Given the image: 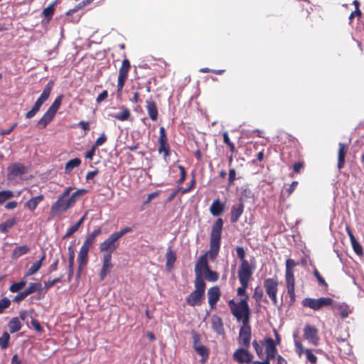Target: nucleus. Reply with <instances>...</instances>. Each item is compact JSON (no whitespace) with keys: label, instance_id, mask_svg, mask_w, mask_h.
I'll return each mask as SVG.
<instances>
[{"label":"nucleus","instance_id":"obj_1","mask_svg":"<svg viewBox=\"0 0 364 364\" xmlns=\"http://www.w3.org/2000/svg\"><path fill=\"white\" fill-rule=\"evenodd\" d=\"M223 220L218 218L212 226L210 235V249L205 253L200 255L195 265V280H203V272L210 268L208 257L213 261L218 257L221 243L222 231L223 228Z\"/></svg>","mask_w":364,"mask_h":364},{"label":"nucleus","instance_id":"obj_2","mask_svg":"<svg viewBox=\"0 0 364 364\" xmlns=\"http://www.w3.org/2000/svg\"><path fill=\"white\" fill-rule=\"evenodd\" d=\"M102 233V229L97 228L89 233L82 245L81 246L78 255H77V278L81 277L83 269L86 267L88 262V252L92 245L95 242V238Z\"/></svg>","mask_w":364,"mask_h":364},{"label":"nucleus","instance_id":"obj_3","mask_svg":"<svg viewBox=\"0 0 364 364\" xmlns=\"http://www.w3.org/2000/svg\"><path fill=\"white\" fill-rule=\"evenodd\" d=\"M248 300L249 296L242 298L239 302H235L234 299L228 301L231 314L237 321H242L243 324L249 323L250 309Z\"/></svg>","mask_w":364,"mask_h":364},{"label":"nucleus","instance_id":"obj_4","mask_svg":"<svg viewBox=\"0 0 364 364\" xmlns=\"http://www.w3.org/2000/svg\"><path fill=\"white\" fill-rule=\"evenodd\" d=\"M132 231V228L126 227L118 232H113L100 245V251L104 252V255H109L112 257V253L119 247V239Z\"/></svg>","mask_w":364,"mask_h":364},{"label":"nucleus","instance_id":"obj_5","mask_svg":"<svg viewBox=\"0 0 364 364\" xmlns=\"http://www.w3.org/2000/svg\"><path fill=\"white\" fill-rule=\"evenodd\" d=\"M73 189L72 186L65 188L62 194L58 196L57 200L53 203L50 208L52 215L54 216L65 213L75 205L73 201L68 197Z\"/></svg>","mask_w":364,"mask_h":364},{"label":"nucleus","instance_id":"obj_6","mask_svg":"<svg viewBox=\"0 0 364 364\" xmlns=\"http://www.w3.org/2000/svg\"><path fill=\"white\" fill-rule=\"evenodd\" d=\"M194 284L196 289L186 299L187 304L191 306L201 305L205 290V283L204 280H195Z\"/></svg>","mask_w":364,"mask_h":364},{"label":"nucleus","instance_id":"obj_7","mask_svg":"<svg viewBox=\"0 0 364 364\" xmlns=\"http://www.w3.org/2000/svg\"><path fill=\"white\" fill-rule=\"evenodd\" d=\"M279 282L277 276L264 280L263 287L266 294L274 306H278L277 293Z\"/></svg>","mask_w":364,"mask_h":364},{"label":"nucleus","instance_id":"obj_8","mask_svg":"<svg viewBox=\"0 0 364 364\" xmlns=\"http://www.w3.org/2000/svg\"><path fill=\"white\" fill-rule=\"evenodd\" d=\"M264 346L266 356L262 361L256 360L254 364H270V361L275 358L277 354V343L272 338L266 337L261 341Z\"/></svg>","mask_w":364,"mask_h":364},{"label":"nucleus","instance_id":"obj_9","mask_svg":"<svg viewBox=\"0 0 364 364\" xmlns=\"http://www.w3.org/2000/svg\"><path fill=\"white\" fill-rule=\"evenodd\" d=\"M53 85L54 82L53 80H50L47 83V85L43 90V92L36 101L32 109L26 113V118H32L40 110V108L42 106V105L48 99Z\"/></svg>","mask_w":364,"mask_h":364},{"label":"nucleus","instance_id":"obj_10","mask_svg":"<svg viewBox=\"0 0 364 364\" xmlns=\"http://www.w3.org/2000/svg\"><path fill=\"white\" fill-rule=\"evenodd\" d=\"M333 304V299L330 297H320L318 299L305 298L301 304L304 307H308L314 311H319L327 306H331Z\"/></svg>","mask_w":364,"mask_h":364},{"label":"nucleus","instance_id":"obj_11","mask_svg":"<svg viewBox=\"0 0 364 364\" xmlns=\"http://www.w3.org/2000/svg\"><path fill=\"white\" fill-rule=\"evenodd\" d=\"M295 346V351L299 356H301L303 354H305L306 359L311 364H316L317 363V357L316 354H321L323 350L320 348H316L312 350L311 348H306L304 347L303 344L299 341H294Z\"/></svg>","mask_w":364,"mask_h":364},{"label":"nucleus","instance_id":"obj_12","mask_svg":"<svg viewBox=\"0 0 364 364\" xmlns=\"http://www.w3.org/2000/svg\"><path fill=\"white\" fill-rule=\"evenodd\" d=\"M131 69V63L129 59L124 58L122 60V65L119 68V74L117 78V94L122 95L123 87L125 85L126 81L128 79V75Z\"/></svg>","mask_w":364,"mask_h":364},{"label":"nucleus","instance_id":"obj_13","mask_svg":"<svg viewBox=\"0 0 364 364\" xmlns=\"http://www.w3.org/2000/svg\"><path fill=\"white\" fill-rule=\"evenodd\" d=\"M303 338L314 346H318L320 342L318 329L313 325L306 324L303 329Z\"/></svg>","mask_w":364,"mask_h":364},{"label":"nucleus","instance_id":"obj_14","mask_svg":"<svg viewBox=\"0 0 364 364\" xmlns=\"http://www.w3.org/2000/svg\"><path fill=\"white\" fill-rule=\"evenodd\" d=\"M237 257L241 261V264L238 269V273H253V268L251 267L249 262L245 259L246 252L241 246L236 247Z\"/></svg>","mask_w":364,"mask_h":364},{"label":"nucleus","instance_id":"obj_15","mask_svg":"<svg viewBox=\"0 0 364 364\" xmlns=\"http://www.w3.org/2000/svg\"><path fill=\"white\" fill-rule=\"evenodd\" d=\"M253 358V355L246 348H237L232 355L233 360L240 364L250 363L252 361Z\"/></svg>","mask_w":364,"mask_h":364},{"label":"nucleus","instance_id":"obj_16","mask_svg":"<svg viewBox=\"0 0 364 364\" xmlns=\"http://www.w3.org/2000/svg\"><path fill=\"white\" fill-rule=\"evenodd\" d=\"M253 273H238V278L241 286L237 289V296L241 297H246L249 296L246 293V289L249 286Z\"/></svg>","mask_w":364,"mask_h":364},{"label":"nucleus","instance_id":"obj_17","mask_svg":"<svg viewBox=\"0 0 364 364\" xmlns=\"http://www.w3.org/2000/svg\"><path fill=\"white\" fill-rule=\"evenodd\" d=\"M160 136L159 138V146L158 151L160 154H164L166 158L170 155V146L168 143V139L166 133V129L164 127H161L159 129Z\"/></svg>","mask_w":364,"mask_h":364},{"label":"nucleus","instance_id":"obj_18","mask_svg":"<svg viewBox=\"0 0 364 364\" xmlns=\"http://www.w3.org/2000/svg\"><path fill=\"white\" fill-rule=\"evenodd\" d=\"M251 340V327L248 323L243 324L239 331L238 342L246 348H250Z\"/></svg>","mask_w":364,"mask_h":364},{"label":"nucleus","instance_id":"obj_19","mask_svg":"<svg viewBox=\"0 0 364 364\" xmlns=\"http://www.w3.org/2000/svg\"><path fill=\"white\" fill-rule=\"evenodd\" d=\"M245 205L242 198H239V202L235 203L231 207L230 210V222L232 223H236L244 212Z\"/></svg>","mask_w":364,"mask_h":364},{"label":"nucleus","instance_id":"obj_20","mask_svg":"<svg viewBox=\"0 0 364 364\" xmlns=\"http://www.w3.org/2000/svg\"><path fill=\"white\" fill-rule=\"evenodd\" d=\"M37 292L38 297L42 298L45 295L43 285L41 281L31 282L24 289V299L28 295Z\"/></svg>","mask_w":364,"mask_h":364},{"label":"nucleus","instance_id":"obj_21","mask_svg":"<svg viewBox=\"0 0 364 364\" xmlns=\"http://www.w3.org/2000/svg\"><path fill=\"white\" fill-rule=\"evenodd\" d=\"M112 268L113 264L112 263V257H110L109 255H103L102 266L100 272V278L101 281H103L106 278Z\"/></svg>","mask_w":364,"mask_h":364},{"label":"nucleus","instance_id":"obj_22","mask_svg":"<svg viewBox=\"0 0 364 364\" xmlns=\"http://www.w3.org/2000/svg\"><path fill=\"white\" fill-rule=\"evenodd\" d=\"M220 296V290L218 286L213 287L208 290V304L212 309L216 308V304Z\"/></svg>","mask_w":364,"mask_h":364},{"label":"nucleus","instance_id":"obj_23","mask_svg":"<svg viewBox=\"0 0 364 364\" xmlns=\"http://www.w3.org/2000/svg\"><path fill=\"white\" fill-rule=\"evenodd\" d=\"M348 151V144L340 142L338 144V164L337 167L338 170L342 169L346 164V156Z\"/></svg>","mask_w":364,"mask_h":364},{"label":"nucleus","instance_id":"obj_24","mask_svg":"<svg viewBox=\"0 0 364 364\" xmlns=\"http://www.w3.org/2000/svg\"><path fill=\"white\" fill-rule=\"evenodd\" d=\"M287 294L289 296L288 304L293 306L296 302L295 279H285Z\"/></svg>","mask_w":364,"mask_h":364},{"label":"nucleus","instance_id":"obj_25","mask_svg":"<svg viewBox=\"0 0 364 364\" xmlns=\"http://www.w3.org/2000/svg\"><path fill=\"white\" fill-rule=\"evenodd\" d=\"M23 174V169L21 164H12L8 168V178L9 180L16 181L21 179Z\"/></svg>","mask_w":364,"mask_h":364},{"label":"nucleus","instance_id":"obj_26","mask_svg":"<svg viewBox=\"0 0 364 364\" xmlns=\"http://www.w3.org/2000/svg\"><path fill=\"white\" fill-rule=\"evenodd\" d=\"M46 259V252H43L41 257L33 262L30 267H28L27 272L24 274V277L33 275L36 274L42 267L43 262Z\"/></svg>","mask_w":364,"mask_h":364},{"label":"nucleus","instance_id":"obj_27","mask_svg":"<svg viewBox=\"0 0 364 364\" xmlns=\"http://www.w3.org/2000/svg\"><path fill=\"white\" fill-rule=\"evenodd\" d=\"M225 203L222 202L219 198L214 200L210 207V212L213 216L220 215L225 210Z\"/></svg>","mask_w":364,"mask_h":364},{"label":"nucleus","instance_id":"obj_28","mask_svg":"<svg viewBox=\"0 0 364 364\" xmlns=\"http://www.w3.org/2000/svg\"><path fill=\"white\" fill-rule=\"evenodd\" d=\"M146 108L149 117L152 121H156L158 119V108L156 103L151 99L146 101Z\"/></svg>","mask_w":364,"mask_h":364},{"label":"nucleus","instance_id":"obj_29","mask_svg":"<svg viewBox=\"0 0 364 364\" xmlns=\"http://www.w3.org/2000/svg\"><path fill=\"white\" fill-rule=\"evenodd\" d=\"M346 230L348 235L349 236V238H350V242H351V245H352L354 252L358 255H363V247L360 245V243L358 242V240L355 239L349 225H346Z\"/></svg>","mask_w":364,"mask_h":364},{"label":"nucleus","instance_id":"obj_30","mask_svg":"<svg viewBox=\"0 0 364 364\" xmlns=\"http://www.w3.org/2000/svg\"><path fill=\"white\" fill-rule=\"evenodd\" d=\"M211 328L219 335L224 333L223 323L222 318L216 315H214L211 318Z\"/></svg>","mask_w":364,"mask_h":364},{"label":"nucleus","instance_id":"obj_31","mask_svg":"<svg viewBox=\"0 0 364 364\" xmlns=\"http://www.w3.org/2000/svg\"><path fill=\"white\" fill-rule=\"evenodd\" d=\"M55 116V114L47 110L43 117L38 121L36 126L41 129L46 128L47 125L52 122Z\"/></svg>","mask_w":364,"mask_h":364},{"label":"nucleus","instance_id":"obj_32","mask_svg":"<svg viewBox=\"0 0 364 364\" xmlns=\"http://www.w3.org/2000/svg\"><path fill=\"white\" fill-rule=\"evenodd\" d=\"M298 264L294 259L286 260L285 279H295L294 268Z\"/></svg>","mask_w":364,"mask_h":364},{"label":"nucleus","instance_id":"obj_33","mask_svg":"<svg viewBox=\"0 0 364 364\" xmlns=\"http://www.w3.org/2000/svg\"><path fill=\"white\" fill-rule=\"evenodd\" d=\"M121 112L117 114H109L112 117L118 119L119 121H126L129 119L131 117V112L129 108L122 106L121 107Z\"/></svg>","mask_w":364,"mask_h":364},{"label":"nucleus","instance_id":"obj_34","mask_svg":"<svg viewBox=\"0 0 364 364\" xmlns=\"http://www.w3.org/2000/svg\"><path fill=\"white\" fill-rule=\"evenodd\" d=\"M166 266L168 269H171L176 260V253L171 247H168L166 253Z\"/></svg>","mask_w":364,"mask_h":364},{"label":"nucleus","instance_id":"obj_35","mask_svg":"<svg viewBox=\"0 0 364 364\" xmlns=\"http://www.w3.org/2000/svg\"><path fill=\"white\" fill-rule=\"evenodd\" d=\"M43 199L44 196L43 195L33 197L26 202L25 207H26L30 210H34L38 205L43 200Z\"/></svg>","mask_w":364,"mask_h":364},{"label":"nucleus","instance_id":"obj_36","mask_svg":"<svg viewBox=\"0 0 364 364\" xmlns=\"http://www.w3.org/2000/svg\"><path fill=\"white\" fill-rule=\"evenodd\" d=\"M194 350L196 351V353L201 356L200 362L204 364L209 357V350L208 348L203 346L200 345L199 346H196Z\"/></svg>","mask_w":364,"mask_h":364},{"label":"nucleus","instance_id":"obj_37","mask_svg":"<svg viewBox=\"0 0 364 364\" xmlns=\"http://www.w3.org/2000/svg\"><path fill=\"white\" fill-rule=\"evenodd\" d=\"M81 164V160L78 158L69 160L65 166V173H70L75 168L79 166Z\"/></svg>","mask_w":364,"mask_h":364},{"label":"nucleus","instance_id":"obj_38","mask_svg":"<svg viewBox=\"0 0 364 364\" xmlns=\"http://www.w3.org/2000/svg\"><path fill=\"white\" fill-rule=\"evenodd\" d=\"M63 98V95L58 96L55 98V100H54V102H53V104L50 105V107L48 108V110L55 115L58 109L60 107Z\"/></svg>","mask_w":364,"mask_h":364},{"label":"nucleus","instance_id":"obj_39","mask_svg":"<svg viewBox=\"0 0 364 364\" xmlns=\"http://www.w3.org/2000/svg\"><path fill=\"white\" fill-rule=\"evenodd\" d=\"M63 277V274H60V277H58L53 280H48L47 282H45L44 286L43 287L45 294L48 291V289L52 288L55 284L60 282Z\"/></svg>","mask_w":364,"mask_h":364},{"label":"nucleus","instance_id":"obj_40","mask_svg":"<svg viewBox=\"0 0 364 364\" xmlns=\"http://www.w3.org/2000/svg\"><path fill=\"white\" fill-rule=\"evenodd\" d=\"M21 322L19 318L16 317L13 318L9 323V328L11 333H15L20 330L21 328Z\"/></svg>","mask_w":364,"mask_h":364},{"label":"nucleus","instance_id":"obj_41","mask_svg":"<svg viewBox=\"0 0 364 364\" xmlns=\"http://www.w3.org/2000/svg\"><path fill=\"white\" fill-rule=\"evenodd\" d=\"M55 12V4H50L43 10V14L47 20H50Z\"/></svg>","mask_w":364,"mask_h":364},{"label":"nucleus","instance_id":"obj_42","mask_svg":"<svg viewBox=\"0 0 364 364\" xmlns=\"http://www.w3.org/2000/svg\"><path fill=\"white\" fill-rule=\"evenodd\" d=\"M223 142L228 146L232 154H235L237 151L233 142H232L229 138L228 132L223 133Z\"/></svg>","mask_w":364,"mask_h":364},{"label":"nucleus","instance_id":"obj_43","mask_svg":"<svg viewBox=\"0 0 364 364\" xmlns=\"http://www.w3.org/2000/svg\"><path fill=\"white\" fill-rule=\"evenodd\" d=\"M204 274L205 279L209 282H216L219 279V275L218 272L211 270L210 268L208 269V270L204 272L203 274Z\"/></svg>","mask_w":364,"mask_h":364},{"label":"nucleus","instance_id":"obj_44","mask_svg":"<svg viewBox=\"0 0 364 364\" xmlns=\"http://www.w3.org/2000/svg\"><path fill=\"white\" fill-rule=\"evenodd\" d=\"M87 191L86 189H78L77 191L73 193L71 195H69V198L70 200L73 201V204L75 205L77 199L85 195Z\"/></svg>","mask_w":364,"mask_h":364},{"label":"nucleus","instance_id":"obj_45","mask_svg":"<svg viewBox=\"0 0 364 364\" xmlns=\"http://www.w3.org/2000/svg\"><path fill=\"white\" fill-rule=\"evenodd\" d=\"M87 191L86 189H78L77 191L73 193L71 195H69V198L70 200L73 201V204L75 205L77 199L85 195Z\"/></svg>","mask_w":364,"mask_h":364},{"label":"nucleus","instance_id":"obj_46","mask_svg":"<svg viewBox=\"0 0 364 364\" xmlns=\"http://www.w3.org/2000/svg\"><path fill=\"white\" fill-rule=\"evenodd\" d=\"M252 346H253V348H254L257 356L259 358H262L264 356L263 348H262L263 345H262L261 341L258 342L257 341L254 340L252 342Z\"/></svg>","mask_w":364,"mask_h":364},{"label":"nucleus","instance_id":"obj_47","mask_svg":"<svg viewBox=\"0 0 364 364\" xmlns=\"http://www.w3.org/2000/svg\"><path fill=\"white\" fill-rule=\"evenodd\" d=\"M337 309L341 318H345L348 316L350 311L348 305L345 304H339Z\"/></svg>","mask_w":364,"mask_h":364},{"label":"nucleus","instance_id":"obj_48","mask_svg":"<svg viewBox=\"0 0 364 364\" xmlns=\"http://www.w3.org/2000/svg\"><path fill=\"white\" fill-rule=\"evenodd\" d=\"M14 196V193L11 191L6 190L0 191V204H2L6 200L11 198Z\"/></svg>","mask_w":364,"mask_h":364},{"label":"nucleus","instance_id":"obj_49","mask_svg":"<svg viewBox=\"0 0 364 364\" xmlns=\"http://www.w3.org/2000/svg\"><path fill=\"white\" fill-rule=\"evenodd\" d=\"M263 296L264 293L262 289L259 287H255L252 297L256 301L257 303H260Z\"/></svg>","mask_w":364,"mask_h":364},{"label":"nucleus","instance_id":"obj_50","mask_svg":"<svg viewBox=\"0 0 364 364\" xmlns=\"http://www.w3.org/2000/svg\"><path fill=\"white\" fill-rule=\"evenodd\" d=\"M313 274H314V277L316 278L319 285L323 286L326 288L328 287V284L326 283L325 279L322 277V276L320 274L319 272L318 271V269L316 268H315L314 269Z\"/></svg>","mask_w":364,"mask_h":364},{"label":"nucleus","instance_id":"obj_51","mask_svg":"<svg viewBox=\"0 0 364 364\" xmlns=\"http://www.w3.org/2000/svg\"><path fill=\"white\" fill-rule=\"evenodd\" d=\"M68 267H74V260H75V251L72 246H70L68 249Z\"/></svg>","mask_w":364,"mask_h":364},{"label":"nucleus","instance_id":"obj_52","mask_svg":"<svg viewBox=\"0 0 364 364\" xmlns=\"http://www.w3.org/2000/svg\"><path fill=\"white\" fill-rule=\"evenodd\" d=\"M9 334L6 332H4L0 338V346L2 348H6L8 346L9 341Z\"/></svg>","mask_w":364,"mask_h":364},{"label":"nucleus","instance_id":"obj_53","mask_svg":"<svg viewBox=\"0 0 364 364\" xmlns=\"http://www.w3.org/2000/svg\"><path fill=\"white\" fill-rule=\"evenodd\" d=\"M23 289V280L17 283H14L11 285L9 290L13 293L20 292Z\"/></svg>","mask_w":364,"mask_h":364},{"label":"nucleus","instance_id":"obj_54","mask_svg":"<svg viewBox=\"0 0 364 364\" xmlns=\"http://www.w3.org/2000/svg\"><path fill=\"white\" fill-rule=\"evenodd\" d=\"M11 304V301L5 297L0 299V314L3 313L4 309H7Z\"/></svg>","mask_w":364,"mask_h":364},{"label":"nucleus","instance_id":"obj_55","mask_svg":"<svg viewBox=\"0 0 364 364\" xmlns=\"http://www.w3.org/2000/svg\"><path fill=\"white\" fill-rule=\"evenodd\" d=\"M107 137L106 134L105 133H102L101 136L96 139L95 143L93 146L97 148L104 144L107 141Z\"/></svg>","mask_w":364,"mask_h":364},{"label":"nucleus","instance_id":"obj_56","mask_svg":"<svg viewBox=\"0 0 364 364\" xmlns=\"http://www.w3.org/2000/svg\"><path fill=\"white\" fill-rule=\"evenodd\" d=\"M236 178V171L234 168H231L228 173V186H231L233 185L234 181Z\"/></svg>","mask_w":364,"mask_h":364},{"label":"nucleus","instance_id":"obj_57","mask_svg":"<svg viewBox=\"0 0 364 364\" xmlns=\"http://www.w3.org/2000/svg\"><path fill=\"white\" fill-rule=\"evenodd\" d=\"M178 168L180 170V173H181V177L177 181V183L178 185L181 184L182 183H183V181H185L186 179V169L185 168L181 166V165H179L178 166Z\"/></svg>","mask_w":364,"mask_h":364},{"label":"nucleus","instance_id":"obj_58","mask_svg":"<svg viewBox=\"0 0 364 364\" xmlns=\"http://www.w3.org/2000/svg\"><path fill=\"white\" fill-rule=\"evenodd\" d=\"M192 336H193V347L195 348L196 346H199L201 344H200V336L196 331H192Z\"/></svg>","mask_w":364,"mask_h":364},{"label":"nucleus","instance_id":"obj_59","mask_svg":"<svg viewBox=\"0 0 364 364\" xmlns=\"http://www.w3.org/2000/svg\"><path fill=\"white\" fill-rule=\"evenodd\" d=\"M78 228L75 226V225H72L70 228L67 230L66 233L65 234L63 238H68L71 235H73L76 231H77Z\"/></svg>","mask_w":364,"mask_h":364},{"label":"nucleus","instance_id":"obj_60","mask_svg":"<svg viewBox=\"0 0 364 364\" xmlns=\"http://www.w3.org/2000/svg\"><path fill=\"white\" fill-rule=\"evenodd\" d=\"M96 149L97 148L92 146L91 149L85 153V157L86 159L92 160L95 154Z\"/></svg>","mask_w":364,"mask_h":364},{"label":"nucleus","instance_id":"obj_61","mask_svg":"<svg viewBox=\"0 0 364 364\" xmlns=\"http://www.w3.org/2000/svg\"><path fill=\"white\" fill-rule=\"evenodd\" d=\"M58 262H59V259H58V257H56L54 259L53 264L48 268V272L50 273H51L53 272H55V271H56L58 269Z\"/></svg>","mask_w":364,"mask_h":364},{"label":"nucleus","instance_id":"obj_62","mask_svg":"<svg viewBox=\"0 0 364 364\" xmlns=\"http://www.w3.org/2000/svg\"><path fill=\"white\" fill-rule=\"evenodd\" d=\"M159 195V191H155L148 195L146 200L144 201V205L149 204L154 198Z\"/></svg>","mask_w":364,"mask_h":364},{"label":"nucleus","instance_id":"obj_63","mask_svg":"<svg viewBox=\"0 0 364 364\" xmlns=\"http://www.w3.org/2000/svg\"><path fill=\"white\" fill-rule=\"evenodd\" d=\"M108 96V92L107 90H103L97 97L96 102L100 103L105 100Z\"/></svg>","mask_w":364,"mask_h":364},{"label":"nucleus","instance_id":"obj_64","mask_svg":"<svg viewBox=\"0 0 364 364\" xmlns=\"http://www.w3.org/2000/svg\"><path fill=\"white\" fill-rule=\"evenodd\" d=\"M31 325L37 332H41L43 331L40 323L37 320L32 319Z\"/></svg>","mask_w":364,"mask_h":364}]
</instances>
